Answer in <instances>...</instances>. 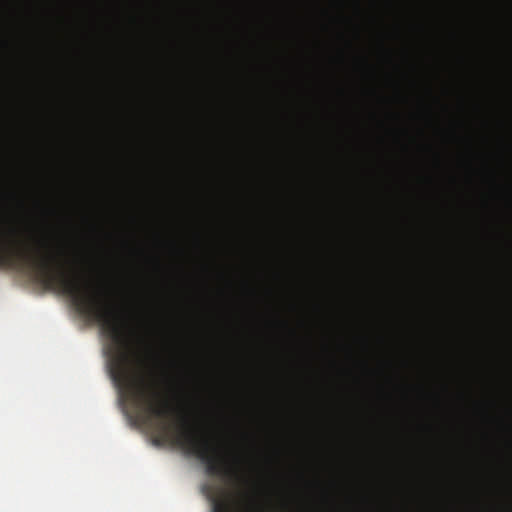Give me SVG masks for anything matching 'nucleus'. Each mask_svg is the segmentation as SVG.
<instances>
[{
	"label": "nucleus",
	"instance_id": "obj_2",
	"mask_svg": "<svg viewBox=\"0 0 512 512\" xmlns=\"http://www.w3.org/2000/svg\"><path fill=\"white\" fill-rule=\"evenodd\" d=\"M125 294H127L125 287L110 282H101L96 290L88 296L87 301L92 307L101 309Z\"/></svg>",
	"mask_w": 512,
	"mask_h": 512
},
{
	"label": "nucleus",
	"instance_id": "obj_4",
	"mask_svg": "<svg viewBox=\"0 0 512 512\" xmlns=\"http://www.w3.org/2000/svg\"><path fill=\"white\" fill-rule=\"evenodd\" d=\"M296 512H311L305 506L296 502ZM475 512H512V503L511 504H493L482 506L481 509L476 510Z\"/></svg>",
	"mask_w": 512,
	"mask_h": 512
},
{
	"label": "nucleus",
	"instance_id": "obj_5",
	"mask_svg": "<svg viewBox=\"0 0 512 512\" xmlns=\"http://www.w3.org/2000/svg\"><path fill=\"white\" fill-rule=\"evenodd\" d=\"M244 289H245V291H247L249 293H254V289L251 288L250 286H248L247 284L244 285Z\"/></svg>",
	"mask_w": 512,
	"mask_h": 512
},
{
	"label": "nucleus",
	"instance_id": "obj_1",
	"mask_svg": "<svg viewBox=\"0 0 512 512\" xmlns=\"http://www.w3.org/2000/svg\"><path fill=\"white\" fill-rule=\"evenodd\" d=\"M96 325L98 333L110 342L113 353L110 373L114 383L135 404L144 410L146 419L158 421V428L189 455L195 456L206 466L212 477L231 479L235 475L228 457L211 440L181 418L179 425L172 424L175 409L160 393L133 372L131 365L139 361L148 348L146 337L135 324H328V322H88Z\"/></svg>",
	"mask_w": 512,
	"mask_h": 512
},
{
	"label": "nucleus",
	"instance_id": "obj_3",
	"mask_svg": "<svg viewBox=\"0 0 512 512\" xmlns=\"http://www.w3.org/2000/svg\"><path fill=\"white\" fill-rule=\"evenodd\" d=\"M12 258V229H0V264Z\"/></svg>",
	"mask_w": 512,
	"mask_h": 512
}]
</instances>
